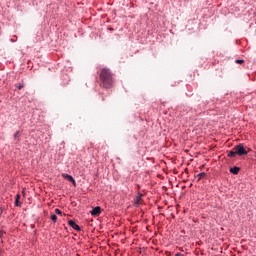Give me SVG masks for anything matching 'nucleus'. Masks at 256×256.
<instances>
[{
	"mask_svg": "<svg viewBox=\"0 0 256 256\" xmlns=\"http://www.w3.org/2000/svg\"><path fill=\"white\" fill-rule=\"evenodd\" d=\"M100 81L104 89H111L113 87V74L110 69L104 68L100 71Z\"/></svg>",
	"mask_w": 256,
	"mask_h": 256,
	"instance_id": "nucleus-1",
	"label": "nucleus"
},
{
	"mask_svg": "<svg viewBox=\"0 0 256 256\" xmlns=\"http://www.w3.org/2000/svg\"><path fill=\"white\" fill-rule=\"evenodd\" d=\"M234 149L236 151V155L239 157H243V155H247L249 153L243 144L236 145Z\"/></svg>",
	"mask_w": 256,
	"mask_h": 256,
	"instance_id": "nucleus-2",
	"label": "nucleus"
},
{
	"mask_svg": "<svg viewBox=\"0 0 256 256\" xmlns=\"http://www.w3.org/2000/svg\"><path fill=\"white\" fill-rule=\"evenodd\" d=\"M62 177L63 179H67V181H70V183H72L74 187H77V182L75 181V178H73V176L63 173Z\"/></svg>",
	"mask_w": 256,
	"mask_h": 256,
	"instance_id": "nucleus-3",
	"label": "nucleus"
},
{
	"mask_svg": "<svg viewBox=\"0 0 256 256\" xmlns=\"http://www.w3.org/2000/svg\"><path fill=\"white\" fill-rule=\"evenodd\" d=\"M68 225L72 227V229H75V231H81V227H79V225H77L73 220H69Z\"/></svg>",
	"mask_w": 256,
	"mask_h": 256,
	"instance_id": "nucleus-4",
	"label": "nucleus"
},
{
	"mask_svg": "<svg viewBox=\"0 0 256 256\" xmlns=\"http://www.w3.org/2000/svg\"><path fill=\"white\" fill-rule=\"evenodd\" d=\"M91 215L98 216L101 215V207L97 206L92 209Z\"/></svg>",
	"mask_w": 256,
	"mask_h": 256,
	"instance_id": "nucleus-5",
	"label": "nucleus"
},
{
	"mask_svg": "<svg viewBox=\"0 0 256 256\" xmlns=\"http://www.w3.org/2000/svg\"><path fill=\"white\" fill-rule=\"evenodd\" d=\"M241 169L239 168V167H232V168H230V173H232L233 175H239V171H240Z\"/></svg>",
	"mask_w": 256,
	"mask_h": 256,
	"instance_id": "nucleus-6",
	"label": "nucleus"
},
{
	"mask_svg": "<svg viewBox=\"0 0 256 256\" xmlns=\"http://www.w3.org/2000/svg\"><path fill=\"white\" fill-rule=\"evenodd\" d=\"M19 199H21V195L17 194L15 197V205L16 207H21V202L19 201Z\"/></svg>",
	"mask_w": 256,
	"mask_h": 256,
	"instance_id": "nucleus-7",
	"label": "nucleus"
},
{
	"mask_svg": "<svg viewBox=\"0 0 256 256\" xmlns=\"http://www.w3.org/2000/svg\"><path fill=\"white\" fill-rule=\"evenodd\" d=\"M228 157H237V152L235 150V148H233L231 151L228 152Z\"/></svg>",
	"mask_w": 256,
	"mask_h": 256,
	"instance_id": "nucleus-8",
	"label": "nucleus"
},
{
	"mask_svg": "<svg viewBox=\"0 0 256 256\" xmlns=\"http://www.w3.org/2000/svg\"><path fill=\"white\" fill-rule=\"evenodd\" d=\"M51 220L53 221V223H57V215L52 214L51 215Z\"/></svg>",
	"mask_w": 256,
	"mask_h": 256,
	"instance_id": "nucleus-9",
	"label": "nucleus"
},
{
	"mask_svg": "<svg viewBox=\"0 0 256 256\" xmlns=\"http://www.w3.org/2000/svg\"><path fill=\"white\" fill-rule=\"evenodd\" d=\"M55 213H56V215H63V212H61V210H59V208L55 209Z\"/></svg>",
	"mask_w": 256,
	"mask_h": 256,
	"instance_id": "nucleus-10",
	"label": "nucleus"
},
{
	"mask_svg": "<svg viewBox=\"0 0 256 256\" xmlns=\"http://www.w3.org/2000/svg\"><path fill=\"white\" fill-rule=\"evenodd\" d=\"M135 201H136V204L139 205L141 201V196H137Z\"/></svg>",
	"mask_w": 256,
	"mask_h": 256,
	"instance_id": "nucleus-11",
	"label": "nucleus"
},
{
	"mask_svg": "<svg viewBox=\"0 0 256 256\" xmlns=\"http://www.w3.org/2000/svg\"><path fill=\"white\" fill-rule=\"evenodd\" d=\"M23 87H25V85L19 84V85L17 86V89L21 90V89H23Z\"/></svg>",
	"mask_w": 256,
	"mask_h": 256,
	"instance_id": "nucleus-12",
	"label": "nucleus"
},
{
	"mask_svg": "<svg viewBox=\"0 0 256 256\" xmlns=\"http://www.w3.org/2000/svg\"><path fill=\"white\" fill-rule=\"evenodd\" d=\"M236 63H238V65H241V63H245L244 60H236Z\"/></svg>",
	"mask_w": 256,
	"mask_h": 256,
	"instance_id": "nucleus-13",
	"label": "nucleus"
},
{
	"mask_svg": "<svg viewBox=\"0 0 256 256\" xmlns=\"http://www.w3.org/2000/svg\"><path fill=\"white\" fill-rule=\"evenodd\" d=\"M17 137H19V131H17V132L14 134V139H17Z\"/></svg>",
	"mask_w": 256,
	"mask_h": 256,
	"instance_id": "nucleus-14",
	"label": "nucleus"
},
{
	"mask_svg": "<svg viewBox=\"0 0 256 256\" xmlns=\"http://www.w3.org/2000/svg\"><path fill=\"white\" fill-rule=\"evenodd\" d=\"M199 177H205V173L203 172V173H200L199 174Z\"/></svg>",
	"mask_w": 256,
	"mask_h": 256,
	"instance_id": "nucleus-15",
	"label": "nucleus"
},
{
	"mask_svg": "<svg viewBox=\"0 0 256 256\" xmlns=\"http://www.w3.org/2000/svg\"><path fill=\"white\" fill-rule=\"evenodd\" d=\"M175 256H184L182 253H177Z\"/></svg>",
	"mask_w": 256,
	"mask_h": 256,
	"instance_id": "nucleus-16",
	"label": "nucleus"
},
{
	"mask_svg": "<svg viewBox=\"0 0 256 256\" xmlns=\"http://www.w3.org/2000/svg\"><path fill=\"white\" fill-rule=\"evenodd\" d=\"M3 233H5V232H3V231H0V237H1V235H3Z\"/></svg>",
	"mask_w": 256,
	"mask_h": 256,
	"instance_id": "nucleus-17",
	"label": "nucleus"
}]
</instances>
